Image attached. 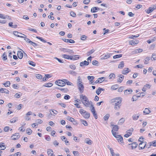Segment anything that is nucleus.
I'll return each mask as SVG.
<instances>
[{
    "instance_id": "nucleus-1",
    "label": "nucleus",
    "mask_w": 156,
    "mask_h": 156,
    "mask_svg": "<svg viewBox=\"0 0 156 156\" xmlns=\"http://www.w3.org/2000/svg\"><path fill=\"white\" fill-rule=\"evenodd\" d=\"M56 84L59 86L63 87L65 85L66 83L62 81L61 80H58L55 82Z\"/></svg>"
},
{
    "instance_id": "nucleus-2",
    "label": "nucleus",
    "mask_w": 156,
    "mask_h": 156,
    "mask_svg": "<svg viewBox=\"0 0 156 156\" xmlns=\"http://www.w3.org/2000/svg\"><path fill=\"white\" fill-rule=\"evenodd\" d=\"M82 103L86 107H88L89 106L90 104L91 105V104H92V102L91 101H90V102L89 101L87 98V99H85V100H83Z\"/></svg>"
},
{
    "instance_id": "nucleus-3",
    "label": "nucleus",
    "mask_w": 156,
    "mask_h": 156,
    "mask_svg": "<svg viewBox=\"0 0 156 156\" xmlns=\"http://www.w3.org/2000/svg\"><path fill=\"white\" fill-rule=\"evenodd\" d=\"M91 106L92 108L91 109V112H92L95 118L97 119L98 118V116L96 113L95 109L94 106L92 104H91Z\"/></svg>"
},
{
    "instance_id": "nucleus-4",
    "label": "nucleus",
    "mask_w": 156,
    "mask_h": 156,
    "mask_svg": "<svg viewBox=\"0 0 156 156\" xmlns=\"http://www.w3.org/2000/svg\"><path fill=\"white\" fill-rule=\"evenodd\" d=\"M13 34L15 36L21 38H23L25 37L24 36H26V35L25 34L16 31H13Z\"/></svg>"
},
{
    "instance_id": "nucleus-5",
    "label": "nucleus",
    "mask_w": 156,
    "mask_h": 156,
    "mask_svg": "<svg viewBox=\"0 0 156 156\" xmlns=\"http://www.w3.org/2000/svg\"><path fill=\"white\" fill-rule=\"evenodd\" d=\"M78 88L80 92V93L82 94L84 90V86L83 83L77 85Z\"/></svg>"
},
{
    "instance_id": "nucleus-6",
    "label": "nucleus",
    "mask_w": 156,
    "mask_h": 156,
    "mask_svg": "<svg viewBox=\"0 0 156 156\" xmlns=\"http://www.w3.org/2000/svg\"><path fill=\"white\" fill-rule=\"evenodd\" d=\"M147 143L146 142H141L139 144V147L140 148L139 150L144 149Z\"/></svg>"
},
{
    "instance_id": "nucleus-7",
    "label": "nucleus",
    "mask_w": 156,
    "mask_h": 156,
    "mask_svg": "<svg viewBox=\"0 0 156 156\" xmlns=\"http://www.w3.org/2000/svg\"><path fill=\"white\" fill-rule=\"evenodd\" d=\"M130 146L129 147L131 148V149H133L134 148H136L138 146V144L136 142H133L132 144H129L128 145Z\"/></svg>"
},
{
    "instance_id": "nucleus-8",
    "label": "nucleus",
    "mask_w": 156,
    "mask_h": 156,
    "mask_svg": "<svg viewBox=\"0 0 156 156\" xmlns=\"http://www.w3.org/2000/svg\"><path fill=\"white\" fill-rule=\"evenodd\" d=\"M112 55V54L107 53L106 54H104L103 57L101 58L102 59H105L109 58Z\"/></svg>"
},
{
    "instance_id": "nucleus-9",
    "label": "nucleus",
    "mask_w": 156,
    "mask_h": 156,
    "mask_svg": "<svg viewBox=\"0 0 156 156\" xmlns=\"http://www.w3.org/2000/svg\"><path fill=\"white\" fill-rule=\"evenodd\" d=\"M151 86L149 84H147L144 85L142 89V90L144 92H145L146 90L148 89H150Z\"/></svg>"
},
{
    "instance_id": "nucleus-10",
    "label": "nucleus",
    "mask_w": 156,
    "mask_h": 156,
    "mask_svg": "<svg viewBox=\"0 0 156 156\" xmlns=\"http://www.w3.org/2000/svg\"><path fill=\"white\" fill-rule=\"evenodd\" d=\"M89 64V62L85 60L84 61L80 63V66L83 67V66H86Z\"/></svg>"
},
{
    "instance_id": "nucleus-11",
    "label": "nucleus",
    "mask_w": 156,
    "mask_h": 156,
    "mask_svg": "<svg viewBox=\"0 0 156 156\" xmlns=\"http://www.w3.org/2000/svg\"><path fill=\"white\" fill-rule=\"evenodd\" d=\"M140 115V114L139 113L133 114L132 116L133 119L135 121L137 120Z\"/></svg>"
},
{
    "instance_id": "nucleus-12",
    "label": "nucleus",
    "mask_w": 156,
    "mask_h": 156,
    "mask_svg": "<svg viewBox=\"0 0 156 156\" xmlns=\"http://www.w3.org/2000/svg\"><path fill=\"white\" fill-rule=\"evenodd\" d=\"M100 9V8L97 7H94L91 8L90 12L92 13H94L97 12L98 10Z\"/></svg>"
},
{
    "instance_id": "nucleus-13",
    "label": "nucleus",
    "mask_w": 156,
    "mask_h": 156,
    "mask_svg": "<svg viewBox=\"0 0 156 156\" xmlns=\"http://www.w3.org/2000/svg\"><path fill=\"white\" fill-rule=\"evenodd\" d=\"M20 136L18 133H15L13 134V136H11L12 139L13 140H15L20 137Z\"/></svg>"
},
{
    "instance_id": "nucleus-14",
    "label": "nucleus",
    "mask_w": 156,
    "mask_h": 156,
    "mask_svg": "<svg viewBox=\"0 0 156 156\" xmlns=\"http://www.w3.org/2000/svg\"><path fill=\"white\" fill-rule=\"evenodd\" d=\"M133 90L131 89L126 90L124 91V94L126 95H128L131 94Z\"/></svg>"
},
{
    "instance_id": "nucleus-15",
    "label": "nucleus",
    "mask_w": 156,
    "mask_h": 156,
    "mask_svg": "<svg viewBox=\"0 0 156 156\" xmlns=\"http://www.w3.org/2000/svg\"><path fill=\"white\" fill-rule=\"evenodd\" d=\"M83 117L85 119H88L90 117V114L89 112L85 111V113L82 115Z\"/></svg>"
},
{
    "instance_id": "nucleus-16",
    "label": "nucleus",
    "mask_w": 156,
    "mask_h": 156,
    "mask_svg": "<svg viewBox=\"0 0 156 156\" xmlns=\"http://www.w3.org/2000/svg\"><path fill=\"white\" fill-rule=\"evenodd\" d=\"M50 112L51 115L54 116L56 115L58 113L57 111L53 109L50 110Z\"/></svg>"
},
{
    "instance_id": "nucleus-17",
    "label": "nucleus",
    "mask_w": 156,
    "mask_h": 156,
    "mask_svg": "<svg viewBox=\"0 0 156 156\" xmlns=\"http://www.w3.org/2000/svg\"><path fill=\"white\" fill-rule=\"evenodd\" d=\"M0 92L2 93H5L6 94H8L9 93V91L5 89L2 88L0 89Z\"/></svg>"
},
{
    "instance_id": "nucleus-18",
    "label": "nucleus",
    "mask_w": 156,
    "mask_h": 156,
    "mask_svg": "<svg viewBox=\"0 0 156 156\" xmlns=\"http://www.w3.org/2000/svg\"><path fill=\"white\" fill-rule=\"evenodd\" d=\"M138 43V41L136 40L130 41H129V44L132 45H134Z\"/></svg>"
},
{
    "instance_id": "nucleus-19",
    "label": "nucleus",
    "mask_w": 156,
    "mask_h": 156,
    "mask_svg": "<svg viewBox=\"0 0 156 156\" xmlns=\"http://www.w3.org/2000/svg\"><path fill=\"white\" fill-rule=\"evenodd\" d=\"M17 56L20 59H21L23 57V54L21 51H17Z\"/></svg>"
},
{
    "instance_id": "nucleus-20",
    "label": "nucleus",
    "mask_w": 156,
    "mask_h": 156,
    "mask_svg": "<svg viewBox=\"0 0 156 156\" xmlns=\"http://www.w3.org/2000/svg\"><path fill=\"white\" fill-rule=\"evenodd\" d=\"M117 139L119 142H120L121 143L122 142L123 138L120 135H118L116 137Z\"/></svg>"
},
{
    "instance_id": "nucleus-21",
    "label": "nucleus",
    "mask_w": 156,
    "mask_h": 156,
    "mask_svg": "<svg viewBox=\"0 0 156 156\" xmlns=\"http://www.w3.org/2000/svg\"><path fill=\"white\" fill-rule=\"evenodd\" d=\"M125 121V119L123 118H122L119 120L118 124L119 125H121Z\"/></svg>"
},
{
    "instance_id": "nucleus-22",
    "label": "nucleus",
    "mask_w": 156,
    "mask_h": 156,
    "mask_svg": "<svg viewBox=\"0 0 156 156\" xmlns=\"http://www.w3.org/2000/svg\"><path fill=\"white\" fill-rule=\"evenodd\" d=\"M67 119L68 120H69V121L71 122H76V123H77L76 121L73 118L70 117L68 116L67 117Z\"/></svg>"
},
{
    "instance_id": "nucleus-23",
    "label": "nucleus",
    "mask_w": 156,
    "mask_h": 156,
    "mask_svg": "<svg viewBox=\"0 0 156 156\" xmlns=\"http://www.w3.org/2000/svg\"><path fill=\"white\" fill-rule=\"evenodd\" d=\"M129 70V69L128 68H125L122 72V73L124 75H126L129 72V71L128 70Z\"/></svg>"
},
{
    "instance_id": "nucleus-24",
    "label": "nucleus",
    "mask_w": 156,
    "mask_h": 156,
    "mask_svg": "<svg viewBox=\"0 0 156 156\" xmlns=\"http://www.w3.org/2000/svg\"><path fill=\"white\" fill-rule=\"evenodd\" d=\"M112 126L113 127L112 129H113V131H118L119 129V126L117 125H112Z\"/></svg>"
},
{
    "instance_id": "nucleus-25",
    "label": "nucleus",
    "mask_w": 156,
    "mask_h": 156,
    "mask_svg": "<svg viewBox=\"0 0 156 156\" xmlns=\"http://www.w3.org/2000/svg\"><path fill=\"white\" fill-rule=\"evenodd\" d=\"M80 99L82 102L83 100H85V99H87V98L86 96L83 95V94H80Z\"/></svg>"
},
{
    "instance_id": "nucleus-26",
    "label": "nucleus",
    "mask_w": 156,
    "mask_h": 156,
    "mask_svg": "<svg viewBox=\"0 0 156 156\" xmlns=\"http://www.w3.org/2000/svg\"><path fill=\"white\" fill-rule=\"evenodd\" d=\"M124 76L122 75H120L119 79L118 80V82H119L120 83H121L123 80Z\"/></svg>"
},
{
    "instance_id": "nucleus-27",
    "label": "nucleus",
    "mask_w": 156,
    "mask_h": 156,
    "mask_svg": "<svg viewBox=\"0 0 156 156\" xmlns=\"http://www.w3.org/2000/svg\"><path fill=\"white\" fill-rule=\"evenodd\" d=\"M154 10V8H152V7H150L148 9L146 10V12L147 13H149L151 12Z\"/></svg>"
},
{
    "instance_id": "nucleus-28",
    "label": "nucleus",
    "mask_w": 156,
    "mask_h": 156,
    "mask_svg": "<svg viewBox=\"0 0 156 156\" xmlns=\"http://www.w3.org/2000/svg\"><path fill=\"white\" fill-rule=\"evenodd\" d=\"M124 64L123 61H122L118 66V68L119 69H122L124 66Z\"/></svg>"
},
{
    "instance_id": "nucleus-29",
    "label": "nucleus",
    "mask_w": 156,
    "mask_h": 156,
    "mask_svg": "<svg viewBox=\"0 0 156 156\" xmlns=\"http://www.w3.org/2000/svg\"><path fill=\"white\" fill-rule=\"evenodd\" d=\"M119 87V85L118 84H115L112 85L111 87V89L112 90H115L118 88Z\"/></svg>"
},
{
    "instance_id": "nucleus-30",
    "label": "nucleus",
    "mask_w": 156,
    "mask_h": 156,
    "mask_svg": "<svg viewBox=\"0 0 156 156\" xmlns=\"http://www.w3.org/2000/svg\"><path fill=\"white\" fill-rule=\"evenodd\" d=\"M53 84L51 83H46L43 85V86L46 87H50L52 86Z\"/></svg>"
},
{
    "instance_id": "nucleus-31",
    "label": "nucleus",
    "mask_w": 156,
    "mask_h": 156,
    "mask_svg": "<svg viewBox=\"0 0 156 156\" xmlns=\"http://www.w3.org/2000/svg\"><path fill=\"white\" fill-rule=\"evenodd\" d=\"M122 100V98L120 97H118V99L117 100L118 101L116 102V103L119 105H120V104L121 103Z\"/></svg>"
},
{
    "instance_id": "nucleus-32",
    "label": "nucleus",
    "mask_w": 156,
    "mask_h": 156,
    "mask_svg": "<svg viewBox=\"0 0 156 156\" xmlns=\"http://www.w3.org/2000/svg\"><path fill=\"white\" fill-rule=\"evenodd\" d=\"M82 83H83L82 82V80L80 78V76L78 77L77 81V85Z\"/></svg>"
},
{
    "instance_id": "nucleus-33",
    "label": "nucleus",
    "mask_w": 156,
    "mask_h": 156,
    "mask_svg": "<svg viewBox=\"0 0 156 156\" xmlns=\"http://www.w3.org/2000/svg\"><path fill=\"white\" fill-rule=\"evenodd\" d=\"M151 112V111L147 108H145L144 110L143 111L144 113L145 114H149Z\"/></svg>"
},
{
    "instance_id": "nucleus-34",
    "label": "nucleus",
    "mask_w": 156,
    "mask_h": 156,
    "mask_svg": "<svg viewBox=\"0 0 156 156\" xmlns=\"http://www.w3.org/2000/svg\"><path fill=\"white\" fill-rule=\"evenodd\" d=\"M85 142L87 144L90 145L92 143V141L89 138H87L85 140Z\"/></svg>"
},
{
    "instance_id": "nucleus-35",
    "label": "nucleus",
    "mask_w": 156,
    "mask_h": 156,
    "mask_svg": "<svg viewBox=\"0 0 156 156\" xmlns=\"http://www.w3.org/2000/svg\"><path fill=\"white\" fill-rule=\"evenodd\" d=\"M150 60V58L149 57H147L144 59V63L145 64H147L149 63V61Z\"/></svg>"
},
{
    "instance_id": "nucleus-36",
    "label": "nucleus",
    "mask_w": 156,
    "mask_h": 156,
    "mask_svg": "<svg viewBox=\"0 0 156 156\" xmlns=\"http://www.w3.org/2000/svg\"><path fill=\"white\" fill-rule=\"evenodd\" d=\"M110 117V115L108 114H107L103 117V119L105 121H107Z\"/></svg>"
},
{
    "instance_id": "nucleus-37",
    "label": "nucleus",
    "mask_w": 156,
    "mask_h": 156,
    "mask_svg": "<svg viewBox=\"0 0 156 156\" xmlns=\"http://www.w3.org/2000/svg\"><path fill=\"white\" fill-rule=\"evenodd\" d=\"M2 59L3 61L6 60L7 59L6 54L5 52L2 55Z\"/></svg>"
},
{
    "instance_id": "nucleus-38",
    "label": "nucleus",
    "mask_w": 156,
    "mask_h": 156,
    "mask_svg": "<svg viewBox=\"0 0 156 156\" xmlns=\"http://www.w3.org/2000/svg\"><path fill=\"white\" fill-rule=\"evenodd\" d=\"M87 79L90 82H91L94 79V76H88Z\"/></svg>"
},
{
    "instance_id": "nucleus-39",
    "label": "nucleus",
    "mask_w": 156,
    "mask_h": 156,
    "mask_svg": "<svg viewBox=\"0 0 156 156\" xmlns=\"http://www.w3.org/2000/svg\"><path fill=\"white\" fill-rule=\"evenodd\" d=\"M28 63L29 65H30L34 67L35 66H36V64L34 62L32 61H28Z\"/></svg>"
},
{
    "instance_id": "nucleus-40",
    "label": "nucleus",
    "mask_w": 156,
    "mask_h": 156,
    "mask_svg": "<svg viewBox=\"0 0 156 156\" xmlns=\"http://www.w3.org/2000/svg\"><path fill=\"white\" fill-rule=\"evenodd\" d=\"M47 154L49 156H50L51 154H53V151L51 149H48L47 151Z\"/></svg>"
},
{
    "instance_id": "nucleus-41",
    "label": "nucleus",
    "mask_w": 156,
    "mask_h": 156,
    "mask_svg": "<svg viewBox=\"0 0 156 156\" xmlns=\"http://www.w3.org/2000/svg\"><path fill=\"white\" fill-rule=\"evenodd\" d=\"M143 51V50L139 48L136 49L134 51L135 53H138L140 52H141Z\"/></svg>"
},
{
    "instance_id": "nucleus-42",
    "label": "nucleus",
    "mask_w": 156,
    "mask_h": 156,
    "mask_svg": "<svg viewBox=\"0 0 156 156\" xmlns=\"http://www.w3.org/2000/svg\"><path fill=\"white\" fill-rule=\"evenodd\" d=\"M110 79H113L115 77V75L114 73H111L109 76Z\"/></svg>"
},
{
    "instance_id": "nucleus-43",
    "label": "nucleus",
    "mask_w": 156,
    "mask_h": 156,
    "mask_svg": "<svg viewBox=\"0 0 156 156\" xmlns=\"http://www.w3.org/2000/svg\"><path fill=\"white\" fill-rule=\"evenodd\" d=\"M26 131L27 132V133L29 135H30L32 132V130L29 128L27 129Z\"/></svg>"
},
{
    "instance_id": "nucleus-44",
    "label": "nucleus",
    "mask_w": 156,
    "mask_h": 156,
    "mask_svg": "<svg viewBox=\"0 0 156 156\" xmlns=\"http://www.w3.org/2000/svg\"><path fill=\"white\" fill-rule=\"evenodd\" d=\"M70 55L64 54L62 55V57L63 58H65L68 59H70Z\"/></svg>"
},
{
    "instance_id": "nucleus-45",
    "label": "nucleus",
    "mask_w": 156,
    "mask_h": 156,
    "mask_svg": "<svg viewBox=\"0 0 156 156\" xmlns=\"http://www.w3.org/2000/svg\"><path fill=\"white\" fill-rule=\"evenodd\" d=\"M122 54L116 55H114V56H113V58L114 59H115L116 58H118L121 57H122Z\"/></svg>"
},
{
    "instance_id": "nucleus-46",
    "label": "nucleus",
    "mask_w": 156,
    "mask_h": 156,
    "mask_svg": "<svg viewBox=\"0 0 156 156\" xmlns=\"http://www.w3.org/2000/svg\"><path fill=\"white\" fill-rule=\"evenodd\" d=\"M60 90L62 91L64 93H66L69 90L67 88H61L60 89Z\"/></svg>"
},
{
    "instance_id": "nucleus-47",
    "label": "nucleus",
    "mask_w": 156,
    "mask_h": 156,
    "mask_svg": "<svg viewBox=\"0 0 156 156\" xmlns=\"http://www.w3.org/2000/svg\"><path fill=\"white\" fill-rule=\"evenodd\" d=\"M66 51L65 52H68L70 54H73L74 52L73 51L68 49H65Z\"/></svg>"
},
{
    "instance_id": "nucleus-48",
    "label": "nucleus",
    "mask_w": 156,
    "mask_h": 156,
    "mask_svg": "<svg viewBox=\"0 0 156 156\" xmlns=\"http://www.w3.org/2000/svg\"><path fill=\"white\" fill-rule=\"evenodd\" d=\"M24 36L25 37H24L23 38H24V40L25 41L29 43L30 44L31 42L32 41H31L29 38H27L26 36Z\"/></svg>"
},
{
    "instance_id": "nucleus-49",
    "label": "nucleus",
    "mask_w": 156,
    "mask_h": 156,
    "mask_svg": "<svg viewBox=\"0 0 156 156\" xmlns=\"http://www.w3.org/2000/svg\"><path fill=\"white\" fill-rule=\"evenodd\" d=\"M124 87L123 86L120 87H119L118 90V91L119 92H122L123 90Z\"/></svg>"
},
{
    "instance_id": "nucleus-50",
    "label": "nucleus",
    "mask_w": 156,
    "mask_h": 156,
    "mask_svg": "<svg viewBox=\"0 0 156 156\" xmlns=\"http://www.w3.org/2000/svg\"><path fill=\"white\" fill-rule=\"evenodd\" d=\"M69 73L73 76H75L76 75V73L74 71L70 70L69 71Z\"/></svg>"
},
{
    "instance_id": "nucleus-51",
    "label": "nucleus",
    "mask_w": 156,
    "mask_h": 156,
    "mask_svg": "<svg viewBox=\"0 0 156 156\" xmlns=\"http://www.w3.org/2000/svg\"><path fill=\"white\" fill-rule=\"evenodd\" d=\"M117 99L118 97L112 99L110 100V103H113L114 102H115L116 101V100H117Z\"/></svg>"
},
{
    "instance_id": "nucleus-52",
    "label": "nucleus",
    "mask_w": 156,
    "mask_h": 156,
    "mask_svg": "<svg viewBox=\"0 0 156 156\" xmlns=\"http://www.w3.org/2000/svg\"><path fill=\"white\" fill-rule=\"evenodd\" d=\"M70 15L73 17H76V14L73 11H71L70 12Z\"/></svg>"
},
{
    "instance_id": "nucleus-53",
    "label": "nucleus",
    "mask_w": 156,
    "mask_h": 156,
    "mask_svg": "<svg viewBox=\"0 0 156 156\" xmlns=\"http://www.w3.org/2000/svg\"><path fill=\"white\" fill-rule=\"evenodd\" d=\"M10 83L9 81L6 82L4 84V85L5 87H9L10 85Z\"/></svg>"
},
{
    "instance_id": "nucleus-54",
    "label": "nucleus",
    "mask_w": 156,
    "mask_h": 156,
    "mask_svg": "<svg viewBox=\"0 0 156 156\" xmlns=\"http://www.w3.org/2000/svg\"><path fill=\"white\" fill-rule=\"evenodd\" d=\"M17 119V118H13L10 120V122L11 123H14L16 121V120Z\"/></svg>"
},
{
    "instance_id": "nucleus-55",
    "label": "nucleus",
    "mask_w": 156,
    "mask_h": 156,
    "mask_svg": "<svg viewBox=\"0 0 156 156\" xmlns=\"http://www.w3.org/2000/svg\"><path fill=\"white\" fill-rule=\"evenodd\" d=\"M105 79V77H102L101 78H98V79L99 82V83H101L102 82L104 81V79Z\"/></svg>"
},
{
    "instance_id": "nucleus-56",
    "label": "nucleus",
    "mask_w": 156,
    "mask_h": 156,
    "mask_svg": "<svg viewBox=\"0 0 156 156\" xmlns=\"http://www.w3.org/2000/svg\"><path fill=\"white\" fill-rule=\"evenodd\" d=\"M153 144L152 143L150 142V143H148L147 145L146 144V147L147 148H149L151 146L153 145Z\"/></svg>"
},
{
    "instance_id": "nucleus-57",
    "label": "nucleus",
    "mask_w": 156,
    "mask_h": 156,
    "mask_svg": "<svg viewBox=\"0 0 156 156\" xmlns=\"http://www.w3.org/2000/svg\"><path fill=\"white\" fill-rule=\"evenodd\" d=\"M82 122V124L85 126H88V123L85 120H81V121Z\"/></svg>"
},
{
    "instance_id": "nucleus-58",
    "label": "nucleus",
    "mask_w": 156,
    "mask_h": 156,
    "mask_svg": "<svg viewBox=\"0 0 156 156\" xmlns=\"http://www.w3.org/2000/svg\"><path fill=\"white\" fill-rule=\"evenodd\" d=\"M6 148V146L5 145H0V149L1 150H5Z\"/></svg>"
},
{
    "instance_id": "nucleus-59",
    "label": "nucleus",
    "mask_w": 156,
    "mask_h": 156,
    "mask_svg": "<svg viewBox=\"0 0 156 156\" xmlns=\"http://www.w3.org/2000/svg\"><path fill=\"white\" fill-rule=\"evenodd\" d=\"M45 139L48 141H50L51 140L50 137L48 135H46L45 136Z\"/></svg>"
},
{
    "instance_id": "nucleus-60",
    "label": "nucleus",
    "mask_w": 156,
    "mask_h": 156,
    "mask_svg": "<svg viewBox=\"0 0 156 156\" xmlns=\"http://www.w3.org/2000/svg\"><path fill=\"white\" fill-rule=\"evenodd\" d=\"M69 67L72 69L74 70L76 69V66L74 65H71L69 66Z\"/></svg>"
},
{
    "instance_id": "nucleus-61",
    "label": "nucleus",
    "mask_w": 156,
    "mask_h": 156,
    "mask_svg": "<svg viewBox=\"0 0 156 156\" xmlns=\"http://www.w3.org/2000/svg\"><path fill=\"white\" fill-rule=\"evenodd\" d=\"M112 135H113V136L116 138V137L118 135H116V132H114V131H113V129H112Z\"/></svg>"
},
{
    "instance_id": "nucleus-62",
    "label": "nucleus",
    "mask_w": 156,
    "mask_h": 156,
    "mask_svg": "<svg viewBox=\"0 0 156 156\" xmlns=\"http://www.w3.org/2000/svg\"><path fill=\"white\" fill-rule=\"evenodd\" d=\"M94 49L91 50L90 51L87 53V55H90L93 53L94 52Z\"/></svg>"
},
{
    "instance_id": "nucleus-63",
    "label": "nucleus",
    "mask_w": 156,
    "mask_h": 156,
    "mask_svg": "<svg viewBox=\"0 0 156 156\" xmlns=\"http://www.w3.org/2000/svg\"><path fill=\"white\" fill-rule=\"evenodd\" d=\"M137 98V97L135 95H134L133 96L132 98V101H136Z\"/></svg>"
},
{
    "instance_id": "nucleus-64",
    "label": "nucleus",
    "mask_w": 156,
    "mask_h": 156,
    "mask_svg": "<svg viewBox=\"0 0 156 156\" xmlns=\"http://www.w3.org/2000/svg\"><path fill=\"white\" fill-rule=\"evenodd\" d=\"M73 153L75 156H79V153L78 151H73Z\"/></svg>"
}]
</instances>
